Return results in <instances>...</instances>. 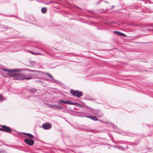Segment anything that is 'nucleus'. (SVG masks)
<instances>
[{
	"instance_id": "obj_18",
	"label": "nucleus",
	"mask_w": 153,
	"mask_h": 153,
	"mask_svg": "<svg viewBox=\"0 0 153 153\" xmlns=\"http://www.w3.org/2000/svg\"><path fill=\"white\" fill-rule=\"evenodd\" d=\"M33 55H42V54L40 53L34 52V54H33Z\"/></svg>"
},
{
	"instance_id": "obj_3",
	"label": "nucleus",
	"mask_w": 153,
	"mask_h": 153,
	"mask_svg": "<svg viewBox=\"0 0 153 153\" xmlns=\"http://www.w3.org/2000/svg\"><path fill=\"white\" fill-rule=\"evenodd\" d=\"M92 113L93 115H96L98 117H101L103 115L101 111L99 109H92Z\"/></svg>"
},
{
	"instance_id": "obj_14",
	"label": "nucleus",
	"mask_w": 153,
	"mask_h": 153,
	"mask_svg": "<svg viewBox=\"0 0 153 153\" xmlns=\"http://www.w3.org/2000/svg\"><path fill=\"white\" fill-rule=\"evenodd\" d=\"M47 8L45 7H43L41 9V12L43 13H45L47 11Z\"/></svg>"
},
{
	"instance_id": "obj_4",
	"label": "nucleus",
	"mask_w": 153,
	"mask_h": 153,
	"mask_svg": "<svg viewBox=\"0 0 153 153\" xmlns=\"http://www.w3.org/2000/svg\"><path fill=\"white\" fill-rule=\"evenodd\" d=\"M0 126H1V128H0V130L8 133H10L12 131V129L9 127L5 125H2Z\"/></svg>"
},
{
	"instance_id": "obj_20",
	"label": "nucleus",
	"mask_w": 153,
	"mask_h": 153,
	"mask_svg": "<svg viewBox=\"0 0 153 153\" xmlns=\"http://www.w3.org/2000/svg\"><path fill=\"white\" fill-rule=\"evenodd\" d=\"M112 127L114 129H115L117 128L116 126L114 125V124H112Z\"/></svg>"
},
{
	"instance_id": "obj_7",
	"label": "nucleus",
	"mask_w": 153,
	"mask_h": 153,
	"mask_svg": "<svg viewBox=\"0 0 153 153\" xmlns=\"http://www.w3.org/2000/svg\"><path fill=\"white\" fill-rule=\"evenodd\" d=\"M46 75H47L49 77L51 78L52 79H46L47 80H48L50 81V82H56V80L54 79L53 76L50 74L46 73H45Z\"/></svg>"
},
{
	"instance_id": "obj_22",
	"label": "nucleus",
	"mask_w": 153,
	"mask_h": 153,
	"mask_svg": "<svg viewBox=\"0 0 153 153\" xmlns=\"http://www.w3.org/2000/svg\"><path fill=\"white\" fill-rule=\"evenodd\" d=\"M38 82L40 83H42L43 82H42V81L41 80H38V81H37Z\"/></svg>"
},
{
	"instance_id": "obj_6",
	"label": "nucleus",
	"mask_w": 153,
	"mask_h": 153,
	"mask_svg": "<svg viewBox=\"0 0 153 153\" xmlns=\"http://www.w3.org/2000/svg\"><path fill=\"white\" fill-rule=\"evenodd\" d=\"M42 127L45 130H48L52 127V125L51 124L48 123H44L42 125Z\"/></svg>"
},
{
	"instance_id": "obj_25",
	"label": "nucleus",
	"mask_w": 153,
	"mask_h": 153,
	"mask_svg": "<svg viewBox=\"0 0 153 153\" xmlns=\"http://www.w3.org/2000/svg\"><path fill=\"white\" fill-rule=\"evenodd\" d=\"M4 27V28H7V27Z\"/></svg>"
},
{
	"instance_id": "obj_13",
	"label": "nucleus",
	"mask_w": 153,
	"mask_h": 153,
	"mask_svg": "<svg viewBox=\"0 0 153 153\" xmlns=\"http://www.w3.org/2000/svg\"><path fill=\"white\" fill-rule=\"evenodd\" d=\"M114 146L115 148H117V149H119L121 150H122V151H124V150H125L126 149V148H123V147H122V146Z\"/></svg>"
},
{
	"instance_id": "obj_27",
	"label": "nucleus",
	"mask_w": 153,
	"mask_h": 153,
	"mask_svg": "<svg viewBox=\"0 0 153 153\" xmlns=\"http://www.w3.org/2000/svg\"><path fill=\"white\" fill-rule=\"evenodd\" d=\"M0 126H1L0 125Z\"/></svg>"
},
{
	"instance_id": "obj_19",
	"label": "nucleus",
	"mask_w": 153,
	"mask_h": 153,
	"mask_svg": "<svg viewBox=\"0 0 153 153\" xmlns=\"http://www.w3.org/2000/svg\"><path fill=\"white\" fill-rule=\"evenodd\" d=\"M31 92L32 93H35L36 92V90L35 89H33L31 90Z\"/></svg>"
},
{
	"instance_id": "obj_10",
	"label": "nucleus",
	"mask_w": 153,
	"mask_h": 153,
	"mask_svg": "<svg viewBox=\"0 0 153 153\" xmlns=\"http://www.w3.org/2000/svg\"><path fill=\"white\" fill-rule=\"evenodd\" d=\"M23 134L24 135L30 138V139H32L34 138L33 136L30 133H23Z\"/></svg>"
},
{
	"instance_id": "obj_8",
	"label": "nucleus",
	"mask_w": 153,
	"mask_h": 153,
	"mask_svg": "<svg viewBox=\"0 0 153 153\" xmlns=\"http://www.w3.org/2000/svg\"><path fill=\"white\" fill-rule=\"evenodd\" d=\"M70 102V100H61L58 102V104L60 105H62L63 104H69V102Z\"/></svg>"
},
{
	"instance_id": "obj_5",
	"label": "nucleus",
	"mask_w": 153,
	"mask_h": 153,
	"mask_svg": "<svg viewBox=\"0 0 153 153\" xmlns=\"http://www.w3.org/2000/svg\"><path fill=\"white\" fill-rule=\"evenodd\" d=\"M24 142L27 145L30 146H32L34 143V141L33 140L29 138L25 139Z\"/></svg>"
},
{
	"instance_id": "obj_9",
	"label": "nucleus",
	"mask_w": 153,
	"mask_h": 153,
	"mask_svg": "<svg viewBox=\"0 0 153 153\" xmlns=\"http://www.w3.org/2000/svg\"><path fill=\"white\" fill-rule=\"evenodd\" d=\"M49 107L53 109H62V106L59 105H49Z\"/></svg>"
},
{
	"instance_id": "obj_24",
	"label": "nucleus",
	"mask_w": 153,
	"mask_h": 153,
	"mask_svg": "<svg viewBox=\"0 0 153 153\" xmlns=\"http://www.w3.org/2000/svg\"><path fill=\"white\" fill-rule=\"evenodd\" d=\"M147 30H151V29H147Z\"/></svg>"
},
{
	"instance_id": "obj_2",
	"label": "nucleus",
	"mask_w": 153,
	"mask_h": 153,
	"mask_svg": "<svg viewBox=\"0 0 153 153\" xmlns=\"http://www.w3.org/2000/svg\"><path fill=\"white\" fill-rule=\"evenodd\" d=\"M70 92L73 96L78 97H82L83 95L82 92V91H80L78 90L75 91L71 90L70 91Z\"/></svg>"
},
{
	"instance_id": "obj_21",
	"label": "nucleus",
	"mask_w": 153,
	"mask_h": 153,
	"mask_svg": "<svg viewBox=\"0 0 153 153\" xmlns=\"http://www.w3.org/2000/svg\"><path fill=\"white\" fill-rule=\"evenodd\" d=\"M3 99V97L1 95H0V100H2Z\"/></svg>"
},
{
	"instance_id": "obj_26",
	"label": "nucleus",
	"mask_w": 153,
	"mask_h": 153,
	"mask_svg": "<svg viewBox=\"0 0 153 153\" xmlns=\"http://www.w3.org/2000/svg\"><path fill=\"white\" fill-rule=\"evenodd\" d=\"M126 148H128V146H126Z\"/></svg>"
},
{
	"instance_id": "obj_17",
	"label": "nucleus",
	"mask_w": 153,
	"mask_h": 153,
	"mask_svg": "<svg viewBox=\"0 0 153 153\" xmlns=\"http://www.w3.org/2000/svg\"><path fill=\"white\" fill-rule=\"evenodd\" d=\"M0 153H7V152L4 150H0Z\"/></svg>"
},
{
	"instance_id": "obj_12",
	"label": "nucleus",
	"mask_w": 153,
	"mask_h": 153,
	"mask_svg": "<svg viewBox=\"0 0 153 153\" xmlns=\"http://www.w3.org/2000/svg\"><path fill=\"white\" fill-rule=\"evenodd\" d=\"M114 33L116 34L121 36L123 37H125L126 36V35L125 34L118 31H114Z\"/></svg>"
},
{
	"instance_id": "obj_16",
	"label": "nucleus",
	"mask_w": 153,
	"mask_h": 153,
	"mask_svg": "<svg viewBox=\"0 0 153 153\" xmlns=\"http://www.w3.org/2000/svg\"><path fill=\"white\" fill-rule=\"evenodd\" d=\"M77 107H79L83 108L84 107V106L83 105H82L78 103Z\"/></svg>"
},
{
	"instance_id": "obj_11",
	"label": "nucleus",
	"mask_w": 153,
	"mask_h": 153,
	"mask_svg": "<svg viewBox=\"0 0 153 153\" xmlns=\"http://www.w3.org/2000/svg\"><path fill=\"white\" fill-rule=\"evenodd\" d=\"M86 117L88 118H90L92 120L94 121L98 120L97 117L94 116H86Z\"/></svg>"
},
{
	"instance_id": "obj_1",
	"label": "nucleus",
	"mask_w": 153,
	"mask_h": 153,
	"mask_svg": "<svg viewBox=\"0 0 153 153\" xmlns=\"http://www.w3.org/2000/svg\"><path fill=\"white\" fill-rule=\"evenodd\" d=\"M1 70L5 71L8 72L7 75L14 78V79L18 80H23L26 79L29 80L32 79L31 77H25V75L24 74L21 73H15L14 72H19L23 71V69H17L12 70H9L4 68H1Z\"/></svg>"
},
{
	"instance_id": "obj_15",
	"label": "nucleus",
	"mask_w": 153,
	"mask_h": 153,
	"mask_svg": "<svg viewBox=\"0 0 153 153\" xmlns=\"http://www.w3.org/2000/svg\"><path fill=\"white\" fill-rule=\"evenodd\" d=\"M78 104V103L72 102H71V101H70V102H69V104H70V105H76L77 106Z\"/></svg>"
},
{
	"instance_id": "obj_23",
	"label": "nucleus",
	"mask_w": 153,
	"mask_h": 153,
	"mask_svg": "<svg viewBox=\"0 0 153 153\" xmlns=\"http://www.w3.org/2000/svg\"><path fill=\"white\" fill-rule=\"evenodd\" d=\"M29 52L31 54H33H33H34V52H32V51H29Z\"/></svg>"
}]
</instances>
